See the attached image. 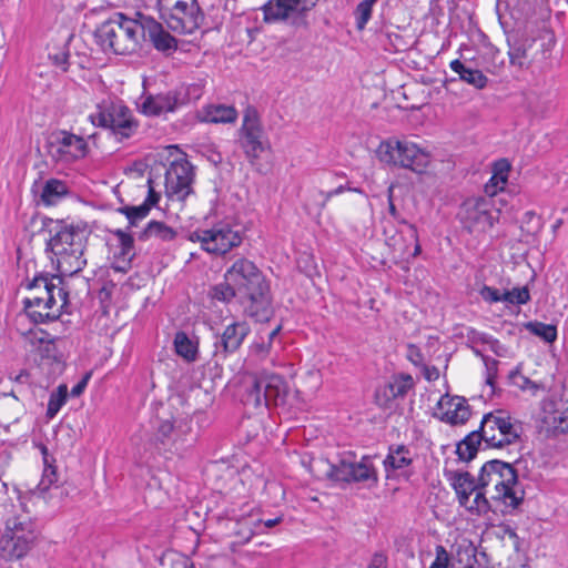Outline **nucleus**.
Wrapping results in <instances>:
<instances>
[{
    "label": "nucleus",
    "instance_id": "obj_18",
    "mask_svg": "<svg viewBox=\"0 0 568 568\" xmlns=\"http://www.w3.org/2000/svg\"><path fill=\"white\" fill-rule=\"evenodd\" d=\"M327 475L335 481L363 483L367 487H374L378 483L377 470L367 456H364L359 462L342 459L336 465H329Z\"/></svg>",
    "mask_w": 568,
    "mask_h": 568
},
{
    "label": "nucleus",
    "instance_id": "obj_29",
    "mask_svg": "<svg viewBox=\"0 0 568 568\" xmlns=\"http://www.w3.org/2000/svg\"><path fill=\"white\" fill-rule=\"evenodd\" d=\"M414 460V453L405 445H393L384 459L386 471L406 469Z\"/></svg>",
    "mask_w": 568,
    "mask_h": 568
},
{
    "label": "nucleus",
    "instance_id": "obj_11",
    "mask_svg": "<svg viewBox=\"0 0 568 568\" xmlns=\"http://www.w3.org/2000/svg\"><path fill=\"white\" fill-rule=\"evenodd\" d=\"M89 120L94 126L111 130L120 140L132 136L138 130L130 109L122 104H99Z\"/></svg>",
    "mask_w": 568,
    "mask_h": 568
},
{
    "label": "nucleus",
    "instance_id": "obj_33",
    "mask_svg": "<svg viewBox=\"0 0 568 568\" xmlns=\"http://www.w3.org/2000/svg\"><path fill=\"white\" fill-rule=\"evenodd\" d=\"M237 111L232 105L212 104L203 109V120L212 123H233Z\"/></svg>",
    "mask_w": 568,
    "mask_h": 568
},
{
    "label": "nucleus",
    "instance_id": "obj_38",
    "mask_svg": "<svg viewBox=\"0 0 568 568\" xmlns=\"http://www.w3.org/2000/svg\"><path fill=\"white\" fill-rule=\"evenodd\" d=\"M524 327L531 334L540 337L547 343H552L557 338V328L552 324H545L538 321L527 322Z\"/></svg>",
    "mask_w": 568,
    "mask_h": 568
},
{
    "label": "nucleus",
    "instance_id": "obj_10",
    "mask_svg": "<svg viewBox=\"0 0 568 568\" xmlns=\"http://www.w3.org/2000/svg\"><path fill=\"white\" fill-rule=\"evenodd\" d=\"M187 239L193 243H200L202 250L214 255H224L240 246L243 241L242 233L224 222L216 223L210 229L195 230Z\"/></svg>",
    "mask_w": 568,
    "mask_h": 568
},
{
    "label": "nucleus",
    "instance_id": "obj_41",
    "mask_svg": "<svg viewBox=\"0 0 568 568\" xmlns=\"http://www.w3.org/2000/svg\"><path fill=\"white\" fill-rule=\"evenodd\" d=\"M210 296L219 302L229 303L239 297V293L232 284H229V280H224L211 288Z\"/></svg>",
    "mask_w": 568,
    "mask_h": 568
},
{
    "label": "nucleus",
    "instance_id": "obj_16",
    "mask_svg": "<svg viewBox=\"0 0 568 568\" xmlns=\"http://www.w3.org/2000/svg\"><path fill=\"white\" fill-rule=\"evenodd\" d=\"M239 143L250 163L254 164L265 151L264 131L260 114L253 106H247L239 130Z\"/></svg>",
    "mask_w": 568,
    "mask_h": 568
},
{
    "label": "nucleus",
    "instance_id": "obj_62",
    "mask_svg": "<svg viewBox=\"0 0 568 568\" xmlns=\"http://www.w3.org/2000/svg\"><path fill=\"white\" fill-rule=\"evenodd\" d=\"M23 377H28V373L26 371L20 373V375L17 377V381H22Z\"/></svg>",
    "mask_w": 568,
    "mask_h": 568
},
{
    "label": "nucleus",
    "instance_id": "obj_55",
    "mask_svg": "<svg viewBox=\"0 0 568 568\" xmlns=\"http://www.w3.org/2000/svg\"><path fill=\"white\" fill-rule=\"evenodd\" d=\"M90 376H91L90 373L85 374L83 376V378L77 385H74L72 387V389H71V395L72 396L78 397V396H80L84 392V389H85V387L88 385V382L90 379Z\"/></svg>",
    "mask_w": 568,
    "mask_h": 568
},
{
    "label": "nucleus",
    "instance_id": "obj_19",
    "mask_svg": "<svg viewBox=\"0 0 568 568\" xmlns=\"http://www.w3.org/2000/svg\"><path fill=\"white\" fill-rule=\"evenodd\" d=\"M194 171L186 160L173 161L165 172V193L171 200L184 201L192 193Z\"/></svg>",
    "mask_w": 568,
    "mask_h": 568
},
{
    "label": "nucleus",
    "instance_id": "obj_30",
    "mask_svg": "<svg viewBox=\"0 0 568 568\" xmlns=\"http://www.w3.org/2000/svg\"><path fill=\"white\" fill-rule=\"evenodd\" d=\"M510 169V163L506 159H500L494 163L493 175L485 184V193L487 195L494 196L497 192L505 189Z\"/></svg>",
    "mask_w": 568,
    "mask_h": 568
},
{
    "label": "nucleus",
    "instance_id": "obj_17",
    "mask_svg": "<svg viewBox=\"0 0 568 568\" xmlns=\"http://www.w3.org/2000/svg\"><path fill=\"white\" fill-rule=\"evenodd\" d=\"M47 149L54 161L63 163L83 159L89 151L84 138L65 130L52 133L47 142Z\"/></svg>",
    "mask_w": 568,
    "mask_h": 568
},
{
    "label": "nucleus",
    "instance_id": "obj_45",
    "mask_svg": "<svg viewBox=\"0 0 568 568\" xmlns=\"http://www.w3.org/2000/svg\"><path fill=\"white\" fill-rule=\"evenodd\" d=\"M58 473L53 463L44 465L42 478L37 487L39 493L47 491L52 485L58 481Z\"/></svg>",
    "mask_w": 568,
    "mask_h": 568
},
{
    "label": "nucleus",
    "instance_id": "obj_24",
    "mask_svg": "<svg viewBox=\"0 0 568 568\" xmlns=\"http://www.w3.org/2000/svg\"><path fill=\"white\" fill-rule=\"evenodd\" d=\"M142 40H149L158 51L171 53L176 50V39L164 30L162 24L153 18L142 16Z\"/></svg>",
    "mask_w": 568,
    "mask_h": 568
},
{
    "label": "nucleus",
    "instance_id": "obj_13",
    "mask_svg": "<svg viewBox=\"0 0 568 568\" xmlns=\"http://www.w3.org/2000/svg\"><path fill=\"white\" fill-rule=\"evenodd\" d=\"M452 486L462 507L475 515L490 510L486 491H483L479 477L477 480L468 471H456L450 477Z\"/></svg>",
    "mask_w": 568,
    "mask_h": 568
},
{
    "label": "nucleus",
    "instance_id": "obj_23",
    "mask_svg": "<svg viewBox=\"0 0 568 568\" xmlns=\"http://www.w3.org/2000/svg\"><path fill=\"white\" fill-rule=\"evenodd\" d=\"M437 407L440 420L450 425H463L471 415L467 400L459 396L445 395L439 399Z\"/></svg>",
    "mask_w": 568,
    "mask_h": 568
},
{
    "label": "nucleus",
    "instance_id": "obj_26",
    "mask_svg": "<svg viewBox=\"0 0 568 568\" xmlns=\"http://www.w3.org/2000/svg\"><path fill=\"white\" fill-rule=\"evenodd\" d=\"M179 94L174 90L155 95H148L140 103V111L149 116H159L163 113L174 112L179 109Z\"/></svg>",
    "mask_w": 568,
    "mask_h": 568
},
{
    "label": "nucleus",
    "instance_id": "obj_3",
    "mask_svg": "<svg viewBox=\"0 0 568 568\" xmlns=\"http://www.w3.org/2000/svg\"><path fill=\"white\" fill-rule=\"evenodd\" d=\"M59 275L36 276L28 287L32 295L23 301L27 316L33 323L57 321L68 305V292L61 287Z\"/></svg>",
    "mask_w": 568,
    "mask_h": 568
},
{
    "label": "nucleus",
    "instance_id": "obj_6",
    "mask_svg": "<svg viewBox=\"0 0 568 568\" xmlns=\"http://www.w3.org/2000/svg\"><path fill=\"white\" fill-rule=\"evenodd\" d=\"M38 535L37 525L30 517L20 515L8 519L0 538V557L7 561L23 558L36 545Z\"/></svg>",
    "mask_w": 568,
    "mask_h": 568
},
{
    "label": "nucleus",
    "instance_id": "obj_60",
    "mask_svg": "<svg viewBox=\"0 0 568 568\" xmlns=\"http://www.w3.org/2000/svg\"><path fill=\"white\" fill-rule=\"evenodd\" d=\"M344 190H345V187L341 185V186L336 187L335 190L329 191V192L327 193V199H329V197H332V196H334V195H337V194L343 193V192H344Z\"/></svg>",
    "mask_w": 568,
    "mask_h": 568
},
{
    "label": "nucleus",
    "instance_id": "obj_52",
    "mask_svg": "<svg viewBox=\"0 0 568 568\" xmlns=\"http://www.w3.org/2000/svg\"><path fill=\"white\" fill-rule=\"evenodd\" d=\"M478 341H483L487 344H489L490 348L497 354V355H503L504 353L501 352L503 346L498 343V339L494 338L493 336L490 335H487V334H479L478 336Z\"/></svg>",
    "mask_w": 568,
    "mask_h": 568
},
{
    "label": "nucleus",
    "instance_id": "obj_57",
    "mask_svg": "<svg viewBox=\"0 0 568 568\" xmlns=\"http://www.w3.org/2000/svg\"><path fill=\"white\" fill-rule=\"evenodd\" d=\"M40 452L42 454V458H43V464L44 465H48L50 463H54V459L50 458V456H49V452H48L47 446L40 445Z\"/></svg>",
    "mask_w": 568,
    "mask_h": 568
},
{
    "label": "nucleus",
    "instance_id": "obj_46",
    "mask_svg": "<svg viewBox=\"0 0 568 568\" xmlns=\"http://www.w3.org/2000/svg\"><path fill=\"white\" fill-rule=\"evenodd\" d=\"M547 423L559 433H568V407L554 412L551 416H548Z\"/></svg>",
    "mask_w": 568,
    "mask_h": 568
},
{
    "label": "nucleus",
    "instance_id": "obj_63",
    "mask_svg": "<svg viewBox=\"0 0 568 568\" xmlns=\"http://www.w3.org/2000/svg\"><path fill=\"white\" fill-rule=\"evenodd\" d=\"M193 567H194L193 562H190L189 560L184 561V568H193Z\"/></svg>",
    "mask_w": 568,
    "mask_h": 568
},
{
    "label": "nucleus",
    "instance_id": "obj_25",
    "mask_svg": "<svg viewBox=\"0 0 568 568\" xmlns=\"http://www.w3.org/2000/svg\"><path fill=\"white\" fill-rule=\"evenodd\" d=\"M536 40L526 34L508 41V57L510 67L517 70H528L535 59L536 52L534 50Z\"/></svg>",
    "mask_w": 568,
    "mask_h": 568
},
{
    "label": "nucleus",
    "instance_id": "obj_20",
    "mask_svg": "<svg viewBox=\"0 0 568 568\" xmlns=\"http://www.w3.org/2000/svg\"><path fill=\"white\" fill-rule=\"evenodd\" d=\"M388 212L390 216L402 223L405 229L400 231L404 236L403 241L398 240L396 236H386L387 244L400 255L410 254V246L413 245L412 255L417 256L422 251L417 229L414 224L407 223L404 219H400V215L393 202L392 187L388 190Z\"/></svg>",
    "mask_w": 568,
    "mask_h": 568
},
{
    "label": "nucleus",
    "instance_id": "obj_28",
    "mask_svg": "<svg viewBox=\"0 0 568 568\" xmlns=\"http://www.w3.org/2000/svg\"><path fill=\"white\" fill-rule=\"evenodd\" d=\"M191 426L186 420L173 422L171 419L161 420L158 426V437L165 444L172 440L174 444L185 440V435L190 433Z\"/></svg>",
    "mask_w": 568,
    "mask_h": 568
},
{
    "label": "nucleus",
    "instance_id": "obj_36",
    "mask_svg": "<svg viewBox=\"0 0 568 568\" xmlns=\"http://www.w3.org/2000/svg\"><path fill=\"white\" fill-rule=\"evenodd\" d=\"M68 191L69 189L63 181L50 179L45 182L43 186L41 200L47 205H53L64 195H67Z\"/></svg>",
    "mask_w": 568,
    "mask_h": 568
},
{
    "label": "nucleus",
    "instance_id": "obj_48",
    "mask_svg": "<svg viewBox=\"0 0 568 568\" xmlns=\"http://www.w3.org/2000/svg\"><path fill=\"white\" fill-rule=\"evenodd\" d=\"M373 8L366 3L359 2L355 9L356 27L358 30H364L367 22L372 17Z\"/></svg>",
    "mask_w": 568,
    "mask_h": 568
},
{
    "label": "nucleus",
    "instance_id": "obj_39",
    "mask_svg": "<svg viewBox=\"0 0 568 568\" xmlns=\"http://www.w3.org/2000/svg\"><path fill=\"white\" fill-rule=\"evenodd\" d=\"M68 398V387L65 384H61L58 388L50 394V398L47 407V417L53 418L61 407L65 404Z\"/></svg>",
    "mask_w": 568,
    "mask_h": 568
},
{
    "label": "nucleus",
    "instance_id": "obj_15",
    "mask_svg": "<svg viewBox=\"0 0 568 568\" xmlns=\"http://www.w3.org/2000/svg\"><path fill=\"white\" fill-rule=\"evenodd\" d=\"M457 217L469 233L486 232L497 221L491 200L480 196L465 200L459 207Z\"/></svg>",
    "mask_w": 568,
    "mask_h": 568
},
{
    "label": "nucleus",
    "instance_id": "obj_51",
    "mask_svg": "<svg viewBox=\"0 0 568 568\" xmlns=\"http://www.w3.org/2000/svg\"><path fill=\"white\" fill-rule=\"evenodd\" d=\"M272 345L270 342L264 341L263 337H261V342H255L251 346V352L254 356L258 357L260 359H264L271 352Z\"/></svg>",
    "mask_w": 568,
    "mask_h": 568
},
{
    "label": "nucleus",
    "instance_id": "obj_12",
    "mask_svg": "<svg viewBox=\"0 0 568 568\" xmlns=\"http://www.w3.org/2000/svg\"><path fill=\"white\" fill-rule=\"evenodd\" d=\"M320 0H268L262 6L263 20L266 23L292 22L307 26L306 16Z\"/></svg>",
    "mask_w": 568,
    "mask_h": 568
},
{
    "label": "nucleus",
    "instance_id": "obj_61",
    "mask_svg": "<svg viewBox=\"0 0 568 568\" xmlns=\"http://www.w3.org/2000/svg\"><path fill=\"white\" fill-rule=\"evenodd\" d=\"M377 0H363L361 1L362 3H366V6L368 4L369 7H374V4L376 3Z\"/></svg>",
    "mask_w": 568,
    "mask_h": 568
},
{
    "label": "nucleus",
    "instance_id": "obj_32",
    "mask_svg": "<svg viewBox=\"0 0 568 568\" xmlns=\"http://www.w3.org/2000/svg\"><path fill=\"white\" fill-rule=\"evenodd\" d=\"M178 232L160 221H151L145 229L139 234V240L148 241L155 239L162 242H172L176 239Z\"/></svg>",
    "mask_w": 568,
    "mask_h": 568
},
{
    "label": "nucleus",
    "instance_id": "obj_56",
    "mask_svg": "<svg viewBox=\"0 0 568 568\" xmlns=\"http://www.w3.org/2000/svg\"><path fill=\"white\" fill-rule=\"evenodd\" d=\"M424 376L427 381H436L439 377V371L435 366H426L424 371Z\"/></svg>",
    "mask_w": 568,
    "mask_h": 568
},
{
    "label": "nucleus",
    "instance_id": "obj_1",
    "mask_svg": "<svg viewBox=\"0 0 568 568\" xmlns=\"http://www.w3.org/2000/svg\"><path fill=\"white\" fill-rule=\"evenodd\" d=\"M224 280L239 293L245 313L256 321L268 320L271 315L270 285L262 271L246 257H239L225 271Z\"/></svg>",
    "mask_w": 568,
    "mask_h": 568
},
{
    "label": "nucleus",
    "instance_id": "obj_50",
    "mask_svg": "<svg viewBox=\"0 0 568 568\" xmlns=\"http://www.w3.org/2000/svg\"><path fill=\"white\" fill-rule=\"evenodd\" d=\"M479 295L485 302L489 304L503 302V292L488 285H484L480 288Z\"/></svg>",
    "mask_w": 568,
    "mask_h": 568
},
{
    "label": "nucleus",
    "instance_id": "obj_8",
    "mask_svg": "<svg viewBox=\"0 0 568 568\" xmlns=\"http://www.w3.org/2000/svg\"><path fill=\"white\" fill-rule=\"evenodd\" d=\"M378 159L390 165L408 169L415 173H424L428 168L430 153L408 140L388 139L377 149Z\"/></svg>",
    "mask_w": 568,
    "mask_h": 568
},
{
    "label": "nucleus",
    "instance_id": "obj_43",
    "mask_svg": "<svg viewBox=\"0 0 568 568\" xmlns=\"http://www.w3.org/2000/svg\"><path fill=\"white\" fill-rule=\"evenodd\" d=\"M530 300L527 287H515L510 291L503 292V302L514 305L526 304Z\"/></svg>",
    "mask_w": 568,
    "mask_h": 568
},
{
    "label": "nucleus",
    "instance_id": "obj_4",
    "mask_svg": "<svg viewBox=\"0 0 568 568\" xmlns=\"http://www.w3.org/2000/svg\"><path fill=\"white\" fill-rule=\"evenodd\" d=\"M143 38L142 14L131 19L123 13H114L100 23L94 31L97 44L104 52L128 54L135 52Z\"/></svg>",
    "mask_w": 568,
    "mask_h": 568
},
{
    "label": "nucleus",
    "instance_id": "obj_49",
    "mask_svg": "<svg viewBox=\"0 0 568 568\" xmlns=\"http://www.w3.org/2000/svg\"><path fill=\"white\" fill-rule=\"evenodd\" d=\"M435 560L429 568H448L450 557L448 551L443 545H437L435 548Z\"/></svg>",
    "mask_w": 568,
    "mask_h": 568
},
{
    "label": "nucleus",
    "instance_id": "obj_27",
    "mask_svg": "<svg viewBox=\"0 0 568 568\" xmlns=\"http://www.w3.org/2000/svg\"><path fill=\"white\" fill-rule=\"evenodd\" d=\"M160 195L154 191L149 181V192L145 201L136 206L124 205L118 209V212L125 215L130 226H135L141 220L145 219L153 205L159 202Z\"/></svg>",
    "mask_w": 568,
    "mask_h": 568
},
{
    "label": "nucleus",
    "instance_id": "obj_34",
    "mask_svg": "<svg viewBox=\"0 0 568 568\" xmlns=\"http://www.w3.org/2000/svg\"><path fill=\"white\" fill-rule=\"evenodd\" d=\"M414 386V381L410 375L402 374L394 376L384 387V395L388 399L404 397L409 389Z\"/></svg>",
    "mask_w": 568,
    "mask_h": 568
},
{
    "label": "nucleus",
    "instance_id": "obj_64",
    "mask_svg": "<svg viewBox=\"0 0 568 568\" xmlns=\"http://www.w3.org/2000/svg\"><path fill=\"white\" fill-rule=\"evenodd\" d=\"M562 221L561 220H558L555 225H554V229L557 230L560 225H561Z\"/></svg>",
    "mask_w": 568,
    "mask_h": 568
},
{
    "label": "nucleus",
    "instance_id": "obj_59",
    "mask_svg": "<svg viewBox=\"0 0 568 568\" xmlns=\"http://www.w3.org/2000/svg\"><path fill=\"white\" fill-rule=\"evenodd\" d=\"M281 329V326H276L275 328H273L271 332L267 333V339L266 342H270V344L272 345L273 343V339L275 338V336L278 334Z\"/></svg>",
    "mask_w": 568,
    "mask_h": 568
},
{
    "label": "nucleus",
    "instance_id": "obj_44",
    "mask_svg": "<svg viewBox=\"0 0 568 568\" xmlns=\"http://www.w3.org/2000/svg\"><path fill=\"white\" fill-rule=\"evenodd\" d=\"M509 378H510V383L514 386L518 387L521 390H528L532 395H535L540 389V385L539 384H537L536 382L530 381L528 377L524 376L519 372H513L509 375Z\"/></svg>",
    "mask_w": 568,
    "mask_h": 568
},
{
    "label": "nucleus",
    "instance_id": "obj_31",
    "mask_svg": "<svg viewBox=\"0 0 568 568\" xmlns=\"http://www.w3.org/2000/svg\"><path fill=\"white\" fill-rule=\"evenodd\" d=\"M449 67L462 81L478 90L484 89L488 83V78L480 70L468 68L459 60H453Z\"/></svg>",
    "mask_w": 568,
    "mask_h": 568
},
{
    "label": "nucleus",
    "instance_id": "obj_9",
    "mask_svg": "<svg viewBox=\"0 0 568 568\" xmlns=\"http://www.w3.org/2000/svg\"><path fill=\"white\" fill-rule=\"evenodd\" d=\"M479 430L487 447L504 448L520 440L523 427L507 410L496 409L483 416Z\"/></svg>",
    "mask_w": 568,
    "mask_h": 568
},
{
    "label": "nucleus",
    "instance_id": "obj_42",
    "mask_svg": "<svg viewBox=\"0 0 568 568\" xmlns=\"http://www.w3.org/2000/svg\"><path fill=\"white\" fill-rule=\"evenodd\" d=\"M114 235L116 236L120 244V254L123 256L124 261L129 265L130 261L134 256L133 237L122 230L114 231Z\"/></svg>",
    "mask_w": 568,
    "mask_h": 568
},
{
    "label": "nucleus",
    "instance_id": "obj_7",
    "mask_svg": "<svg viewBox=\"0 0 568 568\" xmlns=\"http://www.w3.org/2000/svg\"><path fill=\"white\" fill-rule=\"evenodd\" d=\"M160 18L172 31L192 34L205 20L197 0H158Z\"/></svg>",
    "mask_w": 568,
    "mask_h": 568
},
{
    "label": "nucleus",
    "instance_id": "obj_35",
    "mask_svg": "<svg viewBox=\"0 0 568 568\" xmlns=\"http://www.w3.org/2000/svg\"><path fill=\"white\" fill-rule=\"evenodd\" d=\"M484 442L480 430H474L468 434L460 443H458L456 453L459 459L469 462L471 460L477 452L480 443Z\"/></svg>",
    "mask_w": 568,
    "mask_h": 568
},
{
    "label": "nucleus",
    "instance_id": "obj_22",
    "mask_svg": "<svg viewBox=\"0 0 568 568\" xmlns=\"http://www.w3.org/2000/svg\"><path fill=\"white\" fill-rule=\"evenodd\" d=\"M27 344L36 351L42 359L52 362H60L62 353L58 347L59 338L51 337L49 333L43 329L34 328L23 333Z\"/></svg>",
    "mask_w": 568,
    "mask_h": 568
},
{
    "label": "nucleus",
    "instance_id": "obj_58",
    "mask_svg": "<svg viewBox=\"0 0 568 568\" xmlns=\"http://www.w3.org/2000/svg\"><path fill=\"white\" fill-rule=\"evenodd\" d=\"M281 520H282L281 517H277V518H274V519H267V520L263 521V525L266 528H272V527L276 526L278 523H281Z\"/></svg>",
    "mask_w": 568,
    "mask_h": 568
},
{
    "label": "nucleus",
    "instance_id": "obj_47",
    "mask_svg": "<svg viewBox=\"0 0 568 568\" xmlns=\"http://www.w3.org/2000/svg\"><path fill=\"white\" fill-rule=\"evenodd\" d=\"M49 59L62 72H67L69 70L70 52L67 49L65 44L63 45V48L59 49L57 52H49Z\"/></svg>",
    "mask_w": 568,
    "mask_h": 568
},
{
    "label": "nucleus",
    "instance_id": "obj_37",
    "mask_svg": "<svg viewBox=\"0 0 568 568\" xmlns=\"http://www.w3.org/2000/svg\"><path fill=\"white\" fill-rule=\"evenodd\" d=\"M174 347L179 356L186 362H194L197 358V343L192 341L184 332H178L174 337Z\"/></svg>",
    "mask_w": 568,
    "mask_h": 568
},
{
    "label": "nucleus",
    "instance_id": "obj_2",
    "mask_svg": "<svg viewBox=\"0 0 568 568\" xmlns=\"http://www.w3.org/2000/svg\"><path fill=\"white\" fill-rule=\"evenodd\" d=\"M50 234L47 246L55 256L60 274L72 276L81 272L87 265L85 250L91 234L88 223L59 221Z\"/></svg>",
    "mask_w": 568,
    "mask_h": 568
},
{
    "label": "nucleus",
    "instance_id": "obj_21",
    "mask_svg": "<svg viewBox=\"0 0 568 568\" xmlns=\"http://www.w3.org/2000/svg\"><path fill=\"white\" fill-rule=\"evenodd\" d=\"M250 325L245 321H236L225 326L215 343V355L226 357L235 353L250 334Z\"/></svg>",
    "mask_w": 568,
    "mask_h": 568
},
{
    "label": "nucleus",
    "instance_id": "obj_54",
    "mask_svg": "<svg viewBox=\"0 0 568 568\" xmlns=\"http://www.w3.org/2000/svg\"><path fill=\"white\" fill-rule=\"evenodd\" d=\"M367 568H387V557L384 554H375Z\"/></svg>",
    "mask_w": 568,
    "mask_h": 568
},
{
    "label": "nucleus",
    "instance_id": "obj_40",
    "mask_svg": "<svg viewBox=\"0 0 568 568\" xmlns=\"http://www.w3.org/2000/svg\"><path fill=\"white\" fill-rule=\"evenodd\" d=\"M175 95L179 94V106L185 105L191 101L199 100L203 94V85L201 83H192L174 89Z\"/></svg>",
    "mask_w": 568,
    "mask_h": 568
},
{
    "label": "nucleus",
    "instance_id": "obj_53",
    "mask_svg": "<svg viewBox=\"0 0 568 568\" xmlns=\"http://www.w3.org/2000/svg\"><path fill=\"white\" fill-rule=\"evenodd\" d=\"M407 357L408 359L414 364V365H419L422 362H423V355H422V352L420 349L415 346V345H409L408 346V354H407Z\"/></svg>",
    "mask_w": 568,
    "mask_h": 568
},
{
    "label": "nucleus",
    "instance_id": "obj_14",
    "mask_svg": "<svg viewBox=\"0 0 568 568\" xmlns=\"http://www.w3.org/2000/svg\"><path fill=\"white\" fill-rule=\"evenodd\" d=\"M288 394V386L285 379L274 373L261 372L254 375L253 385L247 394V400L254 406H278L285 403Z\"/></svg>",
    "mask_w": 568,
    "mask_h": 568
},
{
    "label": "nucleus",
    "instance_id": "obj_5",
    "mask_svg": "<svg viewBox=\"0 0 568 568\" xmlns=\"http://www.w3.org/2000/svg\"><path fill=\"white\" fill-rule=\"evenodd\" d=\"M483 491L494 486L491 499L503 501L506 506L516 508L523 500L517 490V474L514 467L505 462L494 459L483 465L479 473Z\"/></svg>",
    "mask_w": 568,
    "mask_h": 568
}]
</instances>
